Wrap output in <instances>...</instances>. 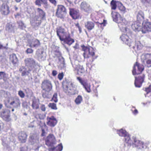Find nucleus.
Instances as JSON below:
<instances>
[{
	"instance_id": "f257e3e1",
	"label": "nucleus",
	"mask_w": 151,
	"mask_h": 151,
	"mask_svg": "<svg viewBox=\"0 0 151 151\" xmlns=\"http://www.w3.org/2000/svg\"><path fill=\"white\" fill-rule=\"evenodd\" d=\"M57 34L61 41H63L65 43L69 45L74 42V40L70 37L69 33L65 32L64 29L61 27L57 28Z\"/></svg>"
},
{
	"instance_id": "f8f14e48",
	"label": "nucleus",
	"mask_w": 151,
	"mask_h": 151,
	"mask_svg": "<svg viewBox=\"0 0 151 151\" xmlns=\"http://www.w3.org/2000/svg\"><path fill=\"white\" fill-rule=\"evenodd\" d=\"M141 59L142 62L145 63V65L148 67H151V54H143L141 56Z\"/></svg>"
},
{
	"instance_id": "bb28decb",
	"label": "nucleus",
	"mask_w": 151,
	"mask_h": 151,
	"mask_svg": "<svg viewBox=\"0 0 151 151\" xmlns=\"http://www.w3.org/2000/svg\"><path fill=\"white\" fill-rule=\"evenodd\" d=\"M29 47H35L36 48L39 47L40 43V41L37 39H34L29 42Z\"/></svg>"
},
{
	"instance_id": "412c9836",
	"label": "nucleus",
	"mask_w": 151,
	"mask_h": 151,
	"mask_svg": "<svg viewBox=\"0 0 151 151\" xmlns=\"http://www.w3.org/2000/svg\"><path fill=\"white\" fill-rule=\"evenodd\" d=\"M145 76L142 74L137 78L135 77V79L134 82V84L135 87H140L144 81Z\"/></svg>"
},
{
	"instance_id": "49530a36",
	"label": "nucleus",
	"mask_w": 151,
	"mask_h": 151,
	"mask_svg": "<svg viewBox=\"0 0 151 151\" xmlns=\"http://www.w3.org/2000/svg\"><path fill=\"white\" fill-rule=\"evenodd\" d=\"M57 93H55L53 95L52 100L55 102H57L58 101V99L57 98Z\"/></svg>"
},
{
	"instance_id": "a878e982",
	"label": "nucleus",
	"mask_w": 151,
	"mask_h": 151,
	"mask_svg": "<svg viewBox=\"0 0 151 151\" xmlns=\"http://www.w3.org/2000/svg\"><path fill=\"white\" fill-rule=\"evenodd\" d=\"M73 66L75 70H77L78 74L79 75H81L85 72V70L82 65H76L75 67L73 65Z\"/></svg>"
},
{
	"instance_id": "69168bd1",
	"label": "nucleus",
	"mask_w": 151,
	"mask_h": 151,
	"mask_svg": "<svg viewBox=\"0 0 151 151\" xmlns=\"http://www.w3.org/2000/svg\"><path fill=\"white\" fill-rule=\"evenodd\" d=\"M5 75V73L3 72H0V76L1 77H4Z\"/></svg>"
},
{
	"instance_id": "dca6fc26",
	"label": "nucleus",
	"mask_w": 151,
	"mask_h": 151,
	"mask_svg": "<svg viewBox=\"0 0 151 151\" xmlns=\"http://www.w3.org/2000/svg\"><path fill=\"white\" fill-rule=\"evenodd\" d=\"M142 25V33H145L148 31H151V23L147 21H144Z\"/></svg>"
},
{
	"instance_id": "864d4df0",
	"label": "nucleus",
	"mask_w": 151,
	"mask_h": 151,
	"mask_svg": "<svg viewBox=\"0 0 151 151\" xmlns=\"http://www.w3.org/2000/svg\"><path fill=\"white\" fill-rule=\"evenodd\" d=\"M26 52L27 53H32L33 52V50L31 48H28L26 51Z\"/></svg>"
},
{
	"instance_id": "4c0bfd02",
	"label": "nucleus",
	"mask_w": 151,
	"mask_h": 151,
	"mask_svg": "<svg viewBox=\"0 0 151 151\" xmlns=\"http://www.w3.org/2000/svg\"><path fill=\"white\" fill-rule=\"evenodd\" d=\"M83 101V98L81 95H78L76 99L75 102L77 105L80 104Z\"/></svg>"
},
{
	"instance_id": "1a4fd4ad",
	"label": "nucleus",
	"mask_w": 151,
	"mask_h": 151,
	"mask_svg": "<svg viewBox=\"0 0 151 151\" xmlns=\"http://www.w3.org/2000/svg\"><path fill=\"white\" fill-rule=\"evenodd\" d=\"M83 50L84 51L83 55L84 58H88L90 56L93 57L94 55L93 49L91 47H85L84 45L82 46Z\"/></svg>"
},
{
	"instance_id": "13d9d810",
	"label": "nucleus",
	"mask_w": 151,
	"mask_h": 151,
	"mask_svg": "<svg viewBox=\"0 0 151 151\" xmlns=\"http://www.w3.org/2000/svg\"><path fill=\"white\" fill-rule=\"evenodd\" d=\"M2 144L3 146H6V142L5 139H2Z\"/></svg>"
},
{
	"instance_id": "8fccbe9b",
	"label": "nucleus",
	"mask_w": 151,
	"mask_h": 151,
	"mask_svg": "<svg viewBox=\"0 0 151 151\" xmlns=\"http://www.w3.org/2000/svg\"><path fill=\"white\" fill-rule=\"evenodd\" d=\"M37 124L40 127H45L46 124L44 122H42L41 121H40L39 122L37 123Z\"/></svg>"
},
{
	"instance_id": "72a5a7b5",
	"label": "nucleus",
	"mask_w": 151,
	"mask_h": 151,
	"mask_svg": "<svg viewBox=\"0 0 151 151\" xmlns=\"http://www.w3.org/2000/svg\"><path fill=\"white\" fill-rule=\"evenodd\" d=\"M59 66L61 69H64L65 67V65L64 62V59L63 57H60L59 59L58 62Z\"/></svg>"
},
{
	"instance_id": "09e8293b",
	"label": "nucleus",
	"mask_w": 151,
	"mask_h": 151,
	"mask_svg": "<svg viewBox=\"0 0 151 151\" xmlns=\"http://www.w3.org/2000/svg\"><path fill=\"white\" fill-rule=\"evenodd\" d=\"M142 2L145 4H148L151 6V0H141Z\"/></svg>"
},
{
	"instance_id": "7c9ffc66",
	"label": "nucleus",
	"mask_w": 151,
	"mask_h": 151,
	"mask_svg": "<svg viewBox=\"0 0 151 151\" xmlns=\"http://www.w3.org/2000/svg\"><path fill=\"white\" fill-rule=\"evenodd\" d=\"M10 61L14 65H15L18 62V59L16 55L14 54H12L10 55Z\"/></svg>"
},
{
	"instance_id": "5fc2aeb1",
	"label": "nucleus",
	"mask_w": 151,
	"mask_h": 151,
	"mask_svg": "<svg viewBox=\"0 0 151 151\" xmlns=\"http://www.w3.org/2000/svg\"><path fill=\"white\" fill-rule=\"evenodd\" d=\"M4 128V124L1 120H0V131L3 129Z\"/></svg>"
},
{
	"instance_id": "ddd939ff",
	"label": "nucleus",
	"mask_w": 151,
	"mask_h": 151,
	"mask_svg": "<svg viewBox=\"0 0 151 151\" xmlns=\"http://www.w3.org/2000/svg\"><path fill=\"white\" fill-rule=\"evenodd\" d=\"M41 19L38 16H35L31 18L30 23L34 28H37L42 23Z\"/></svg>"
},
{
	"instance_id": "f3484780",
	"label": "nucleus",
	"mask_w": 151,
	"mask_h": 151,
	"mask_svg": "<svg viewBox=\"0 0 151 151\" xmlns=\"http://www.w3.org/2000/svg\"><path fill=\"white\" fill-rule=\"evenodd\" d=\"M10 111L8 109L3 110L1 112V116L5 121L9 122L10 121Z\"/></svg>"
},
{
	"instance_id": "0e129e2a",
	"label": "nucleus",
	"mask_w": 151,
	"mask_h": 151,
	"mask_svg": "<svg viewBox=\"0 0 151 151\" xmlns=\"http://www.w3.org/2000/svg\"><path fill=\"white\" fill-rule=\"evenodd\" d=\"M15 17L16 18H19V17H21V16L19 13H17L16 15H15Z\"/></svg>"
},
{
	"instance_id": "393cba45",
	"label": "nucleus",
	"mask_w": 151,
	"mask_h": 151,
	"mask_svg": "<svg viewBox=\"0 0 151 151\" xmlns=\"http://www.w3.org/2000/svg\"><path fill=\"white\" fill-rule=\"evenodd\" d=\"M20 101L19 98L17 96L14 97L12 101L10 102V104L15 108H17L20 106Z\"/></svg>"
},
{
	"instance_id": "4d7b16f0",
	"label": "nucleus",
	"mask_w": 151,
	"mask_h": 151,
	"mask_svg": "<svg viewBox=\"0 0 151 151\" xmlns=\"http://www.w3.org/2000/svg\"><path fill=\"white\" fill-rule=\"evenodd\" d=\"M40 109L42 111H45L46 110L45 105L43 104L40 107Z\"/></svg>"
},
{
	"instance_id": "9b49d317",
	"label": "nucleus",
	"mask_w": 151,
	"mask_h": 151,
	"mask_svg": "<svg viewBox=\"0 0 151 151\" xmlns=\"http://www.w3.org/2000/svg\"><path fill=\"white\" fill-rule=\"evenodd\" d=\"M41 88L43 91L49 92L52 88L51 82L49 80H44L42 83Z\"/></svg>"
},
{
	"instance_id": "aec40b11",
	"label": "nucleus",
	"mask_w": 151,
	"mask_h": 151,
	"mask_svg": "<svg viewBox=\"0 0 151 151\" xmlns=\"http://www.w3.org/2000/svg\"><path fill=\"white\" fill-rule=\"evenodd\" d=\"M80 6L81 9L86 12L89 13L92 11V9L90 5L86 2H82Z\"/></svg>"
},
{
	"instance_id": "3c124183",
	"label": "nucleus",
	"mask_w": 151,
	"mask_h": 151,
	"mask_svg": "<svg viewBox=\"0 0 151 151\" xmlns=\"http://www.w3.org/2000/svg\"><path fill=\"white\" fill-rule=\"evenodd\" d=\"M64 75L63 73H60L58 75V78L60 80H61L63 78Z\"/></svg>"
},
{
	"instance_id": "cd10ccee",
	"label": "nucleus",
	"mask_w": 151,
	"mask_h": 151,
	"mask_svg": "<svg viewBox=\"0 0 151 151\" xmlns=\"http://www.w3.org/2000/svg\"><path fill=\"white\" fill-rule=\"evenodd\" d=\"M35 12L37 14L36 16H38V17L42 19H44L45 17V13L42 9L38 8L36 9Z\"/></svg>"
},
{
	"instance_id": "0eeeda50",
	"label": "nucleus",
	"mask_w": 151,
	"mask_h": 151,
	"mask_svg": "<svg viewBox=\"0 0 151 151\" xmlns=\"http://www.w3.org/2000/svg\"><path fill=\"white\" fill-rule=\"evenodd\" d=\"M117 133L119 136L124 137L123 140L125 142L128 144V145L131 146L132 143V140L130 139L129 134L126 131L122 129H121L117 131Z\"/></svg>"
},
{
	"instance_id": "37998d69",
	"label": "nucleus",
	"mask_w": 151,
	"mask_h": 151,
	"mask_svg": "<svg viewBox=\"0 0 151 151\" xmlns=\"http://www.w3.org/2000/svg\"><path fill=\"white\" fill-rule=\"evenodd\" d=\"M48 106L52 109L55 110H56L57 109L56 105L55 103H50L48 105Z\"/></svg>"
},
{
	"instance_id": "e433bc0d",
	"label": "nucleus",
	"mask_w": 151,
	"mask_h": 151,
	"mask_svg": "<svg viewBox=\"0 0 151 151\" xmlns=\"http://www.w3.org/2000/svg\"><path fill=\"white\" fill-rule=\"evenodd\" d=\"M43 52L42 51H37L36 52V55L38 56V58L41 59V60H43L44 59L43 55Z\"/></svg>"
},
{
	"instance_id": "c03bdc74",
	"label": "nucleus",
	"mask_w": 151,
	"mask_h": 151,
	"mask_svg": "<svg viewBox=\"0 0 151 151\" xmlns=\"http://www.w3.org/2000/svg\"><path fill=\"white\" fill-rule=\"evenodd\" d=\"M54 54L55 56H56L58 58V60H59V59L60 58V57H62L61 56V52L59 50H56L54 52Z\"/></svg>"
},
{
	"instance_id": "de8ad7c7",
	"label": "nucleus",
	"mask_w": 151,
	"mask_h": 151,
	"mask_svg": "<svg viewBox=\"0 0 151 151\" xmlns=\"http://www.w3.org/2000/svg\"><path fill=\"white\" fill-rule=\"evenodd\" d=\"M45 91V93L43 91L42 92V96L44 98H48V94L49 92H47L46 91Z\"/></svg>"
},
{
	"instance_id": "2eb2a0df",
	"label": "nucleus",
	"mask_w": 151,
	"mask_h": 151,
	"mask_svg": "<svg viewBox=\"0 0 151 151\" xmlns=\"http://www.w3.org/2000/svg\"><path fill=\"white\" fill-rule=\"evenodd\" d=\"M144 69L142 65L136 62L134 65L132 71V74L133 75L139 74Z\"/></svg>"
},
{
	"instance_id": "c9c22d12",
	"label": "nucleus",
	"mask_w": 151,
	"mask_h": 151,
	"mask_svg": "<svg viewBox=\"0 0 151 151\" xmlns=\"http://www.w3.org/2000/svg\"><path fill=\"white\" fill-rule=\"evenodd\" d=\"M142 45L139 41H136L135 46L133 47V49L136 50V49L137 50H140L142 48Z\"/></svg>"
},
{
	"instance_id": "a18cd8bd",
	"label": "nucleus",
	"mask_w": 151,
	"mask_h": 151,
	"mask_svg": "<svg viewBox=\"0 0 151 151\" xmlns=\"http://www.w3.org/2000/svg\"><path fill=\"white\" fill-rule=\"evenodd\" d=\"M18 94L22 98H23L25 97V94L21 90L18 91Z\"/></svg>"
},
{
	"instance_id": "4468645a",
	"label": "nucleus",
	"mask_w": 151,
	"mask_h": 151,
	"mask_svg": "<svg viewBox=\"0 0 151 151\" xmlns=\"http://www.w3.org/2000/svg\"><path fill=\"white\" fill-rule=\"evenodd\" d=\"M77 79L87 92L90 93L91 92V85L87 83V80L82 79L79 77H77Z\"/></svg>"
},
{
	"instance_id": "c85d7f7f",
	"label": "nucleus",
	"mask_w": 151,
	"mask_h": 151,
	"mask_svg": "<svg viewBox=\"0 0 151 151\" xmlns=\"http://www.w3.org/2000/svg\"><path fill=\"white\" fill-rule=\"evenodd\" d=\"M27 137V135L25 132H22L19 133L18 138L21 142L24 143L26 141Z\"/></svg>"
},
{
	"instance_id": "5701e85b",
	"label": "nucleus",
	"mask_w": 151,
	"mask_h": 151,
	"mask_svg": "<svg viewBox=\"0 0 151 151\" xmlns=\"http://www.w3.org/2000/svg\"><path fill=\"white\" fill-rule=\"evenodd\" d=\"M47 124L50 127H54L57 124V121L55 118L53 116L47 117Z\"/></svg>"
},
{
	"instance_id": "473e14b6",
	"label": "nucleus",
	"mask_w": 151,
	"mask_h": 151,
	"mask_svg": "<svg viewBox=\"0 0 151 151\" xmlns=\"http://www.w3.org/2000/svg\"><path fill=\"white\" fill-rule=\"evenodd\" d=\"M15 25L12 23H8L6 26V30L10 32H14Z\"/></svg>"
},
{
	"instance_id": "58836bf2",
	"label": "nucleus",
	"mask_w": 151,
	"mask_h": 151,
	"mask_svg": "<svg viewBox=\"0 0 151 151\" xmlns=\"http://www.w3.org/2000/svg\"><path fill=\"white\" fill-rule=\"evenodd\" d=\"M18 24L19 27L21 29H24L26 28V26L25 24L22 21H19L18 22Z\"/></svg>"
},
{
	"instance_id": "9d476101",
	"label": "nucleus",
	"mask_w": 151,
	"mask_h": 151,
	"mask_svg": "<svg viewBox=\"0 0 151 151\" xmlns=\"http://www.w3.org/2000/svg\"><path fill=\"white\" fill-rule=\"evenodd\" d=\"M39 135L36 133H32L30 134L29 142L31 145H38L39 143Z\"/></svg>"
},
{
	"instance_id": "7ed1b4c3",
	"label": "nucleus",
	"mask_w": 151,
	"mask_h": 151,
	"mask_svg": "<svg viewBox=\"0 0 151 151\" xmlns=\"http://www.w3.org/2000/svg\"><path fill=\"white\" fill-rule=\"evenodd\" d=\"M111 15L113 21L118 24L120 30L123 31V29H125L126 31V25L127 24V22L126 20L123 19L117 12H112Z\"/></svg>"
},
{
	"instance_id": "bf43d9fd",
	"label": "nucleus",
	"mask_w": 151,
	"mask_h": 151,
	"mask_svg": "<svg viewBox=\"0 0 151 151\" xmlns=\"http://www.w3.org/2000/svg\"><path fill=\"white\" fill-rule=\"evenodd\" d=\"M133 114L136 115L138 114V112L137 110L136 109H134V110L132 111Z\"/></svg>"
},
{
	"instance_id": "603ef678",
	"label": "nucleus",
	"mask_w": 151,
	"mask_h": 151,
	"mask_svg": "<svg viewBox=\"0 0 151 151\" xmlns=\"http://www.w3.org/2000/svg\"><path fill=\"white\" fill-rule=\"evenodd\" d=\"M145 90L147 93L151 91V85H150L148 87L146 88Z\"/></svg>"
},
{
	"instance_id": "423d86ee",
	"label": "nucleus",
	"mask_w": 151,
	"mask_h": 151,
	"mask_svg": "<svg viewBox=\"0 0 151 151\" xmlns=\"http://www.w3.org/2000/svg\"><path fill=\"white\" fill-rule=\"evenodd\" d=\"M131 144L133 147H136L137 150H143L147 147L146 144L143 142L137 140L136 138L133 137H132Z\"/></svg>"
},
{
	"instance_id": "6ab92c4d",
	"label": "nucleus",
	"mask_w": 151,
	"mask_h": 151,
	"mask_svg": "<svg viewBox=\"0 0 151 151\" xmlns=\"http://www.w3.org/2000/svg\"><path fill=\"white\" fill-rule=\"evenodd\" d=\"M131 27L135 31L142 32V26L141 22L137 21L132 24Z\"/></svg>"
},
{
	"instance_id": "6e6d98bb",
	"label": "nucleus",
	"mask_w": 151,
	"mask_h": 151,
	"mask_svg": "<svg viewBox=\"0 0 151 151\" xmlns=\"http://www.w3.org/2000/svg\"><path fill=\"white\" fill-rule=\"evenodd\" d=\"M40 0H36L35 2L36 4L39 6H41V4H40Z\"/></svg>"
},
{
	"instance_id": "774afa93",
	"label": "nucleus",
	"mask_w": 151,
	"mask_h": 151,
	"mask_svg": "<svg viewBox=\"0 0 151 151\" xmlns=\"http://www.w3.org/2000/svg\"><path fill=\"white\" fill-rule=\"evenodd\" d=\"M20 151H26L24 147H21L20 148Z\"/></svg>"
},
{
	"instance_id": "6e6552de",
	"label": "nucleus",
	"mask_w": 151,
	"mask_h": 151,
	"mask_svg": "<svg viewBox=\"0 0 151 151\" xmlns=\"http://www.w3.org/2000/svg\"><path fill=\"white\" fill-rule=\"evenodd\" d=\"M66 14V9L63 5H58L55 15L58 17L63 19Z\"/></svg>"
},
{
	"instance_id": "39448f33",
	"label": "nucleus",
	"mask_w": 151,
	"mask_h": 151,
	"mask_svg": "<svg viewBox=\"0 0 151 151\" xmlns=\"http://www.w3.org/2000/svg\"><path fill=\"white\" fill-rule=\"evenodd\" d=\"M64 91L69 95H74L78 93V91L72 83H66L63 86Z\"/></svg>"
},
{
	"instance_id": "20e7f679",
	"label": "nucleus",
	"mask_w": 151,
	"mask_h": 151,
	"mask_svg": "<svg viewBox=\"0 0 151 151\" xmlns=\"http://www.w3.org/2000/svg\"><path fill=\"white\" fill-rule=\"evenodd\" d=\"M24 62L26 65L29 68V70H27L24 67H22L19 69V71L22 72V75L23 76L28 75L35 65V61L32 58H27L25 59Z\"/></svg>"
},
{
	"instance_id": "e2e57ef3",
	"label": "nucleus",
	"mask_w": 151,
	"mask_h": 151,
	"mask_svg": "<svg viewBox=\"0 0 151 151\" xmlns=\"http://www.w3.org/2000/svg\"><path fill=\"white\" fill-rule=\"evenodd\" d=\"M57 74V72L55 70H53L52 71V74L53 76H55Z\"/></svg>"
},
{
	"instance_id": "4be33fe9",
	"label": "nucleus",
	"mask_w": 151,
	"mask_h": 151,
	"mask_svg": "<svg viewBox=\"0 0 151 151\" xmlns=\"http://www.w3.org/2000/svg\"><path fill=\"white\" fill-rule=\"evenodd\" d=\"M122 40L126 44L128 45L129 47L131 45L132 42L128 36L126 35H122L120 37Z\"/></svg>"
},
{
	"instance_id": "79ce46f5",
	"label": "nucleus",
	"mask_w": 151,
	"mask_h": 151,
	"mask_svg": "<svg viewBox=\"0 0 151 151\" xmlns=\"http://www.w3.org/2000/svg\"><path fill=\"white\" fill-rule=\"evenodd\" d=\"M45 117V115L43 114H36L35 116V118L38 119H43Z\"/></svg>"
},
{
	"instance_id": "2f4dec72",
	"label": "nucleus",
	"mask_w": 151,
	"mask_h": 151,
	"mask_svg": "<svg viewBox=\"0 0 151 151\" xmlns=\"http://www.w3.org/2000/svg\"><path fill=\"white\" fill-rule=\"evenodd\" d=\"M85 27L88 31L92 30L94 27V24L92 22L88 21L85 23Z\"/></svg>"
},
{
	"instance_id": "338daca9",
	"label": "nucleus",
	"mask_w": 151,
	"mask_h": 151,
	"mask_svg": "<svg viewBox=\"0 0 151 151\" xmlns=\"http://www.w3.org/2000/svg\"><path fill=\"white\" fill-rule=\"evenodd\" d=\"M50 1L54 4H55L56 3V1L55 0H49Z\"/></svg>"
},
{
	"instance_id": "f03ea898",
	"label": "nucleus",
	"mask_w": 151,
	"mask_h": 151,
	"mask_svg": "<svg viewBox=\"0 0 151 151\" xmlns=\"http://www.w3.org/2000/svg\"><path fill=\"white\" fill-rule=\"evenodd\" d=\"M56 143V140L53 135L50 134L47 136L45 140V144L47 146L51 147L49 149V151H61L62 150L63 146L62 143L56 147H52L53 145Z\"/></svg>"
},
{
	"instance_id": "680f3d73",
	"label": "nucleus",
	"mask_w": 151,
	"mask_h": 151,
	"mask_svg": "<svg viewBox=\"0 0 151 151\" xmlns=\"http://www.w3.org/2000/svg\"><path fill=\"white\" fill-rule=\"evenodd\" d=\"M46 134V132H45V131L44 129H42V134H41V136H44Z\"/></svg>"
},
{
	"instance_id": "c756f323",
	"label": "nucleus",
	"mask_w": 151,
	"mask_h": 151,
	"mask_svg": "<svg viewBox=\"0 0 151 151\" xmlns=\"http://www.w3.org/2000/svg\"><path fill=\"white\" fill-rule=\"evenodd\" d=\"M137 21L140 22L143 21L145 19L144 12L141 11L138 12L137 14Z\"/></svg>"
},
{
	"instance_id": "b1692460",
	"label": "nucleus",
	"mask_w": 151,
	"mask_h": 151,
	"mask_svg": "<svg viewBox=\"0 0 151 151\" xmlns=\"http://www.w3.org/2000/svg\"><path fill=\"white\" fill-rule=\"evenodd\" d=\"M69 14L72 18L74 19L78 18L79 17V13L78 10L74 9H70Z\"/></svg>"
},
{
	"instance_id": "a19ab883",
	"label": "nucleus",
	"mask_w": 151,
	"mask_h": 151,
	"mask_svg": "<svg viewBox=\"0 0 151 151\" xmlns=\"http://www.w3.org/2000/svg\"><path fill=\"white\" fill-rule=\"evenodd\" d=\"M111 9L115 10L116 8V2L115 1L112 0L111 2Z\"/></svg>"
},
{
	"instance_id": "f704fd0d",
	"label": "nucleus",
	"mask_w": 151,
	"mask_h": 151,
	"mask_svg": "<svg viewBox=\"0 0 151 151\" xmlns=\"http://www.w3.org/2000/svg\"><path fill=\"white\" fill-rule=\"evenodd\" d=\"M38 101L36 99H33L32 100V106L34 109H37L39 108Z\"/></svg>"
},
{
	"instance_id": "a211bd4d",
	"label": "nucleus",
	"mask_w": 151,
	"mask_h": 151,
	"mask_svg": "<svg viewBox=\"0 0 151 151\" xmlns=\"http://www.w3.org/2000/svg\"><path fill=\"white\" fill-rule=\"evenodd\" d=\"M7 3L3 2L1 5V12L3 15H7L10 12L9 7L7 5Z\"/></svg>"
},
{
	"instance_id": "052dcab7",
	"label": "nucleus",
	"mask_w": 151,
	"mask_h": 151,
	"mask_svg": "<svg viewBox=\"0 0 151 151\" xmlns=\"http://www.w3.org/2000/svg\"><path fill=\"white\" fill-rule=\"evenodd\" d=\"M40 1H41L42 3L45 5L46 6H47V0H40Z\"/></svg>"
},
{
	"instance_id": "ea45409f",
	"label": "nucleus",
	"mask_w": 151,
	"mask_h": 151,
	"mask_svg": "<svg viewBox=\"0 0 151 151\" xmlns=\"http://www.w3.org/2000/svg\"><path fill=\"white\" fill-rule=\"evenodd\" d=\"M118 8L120 11L123 12L124 13L125 12L126 8L121 3H120L119 4Z\"/></svg>"
}]
</instances>
